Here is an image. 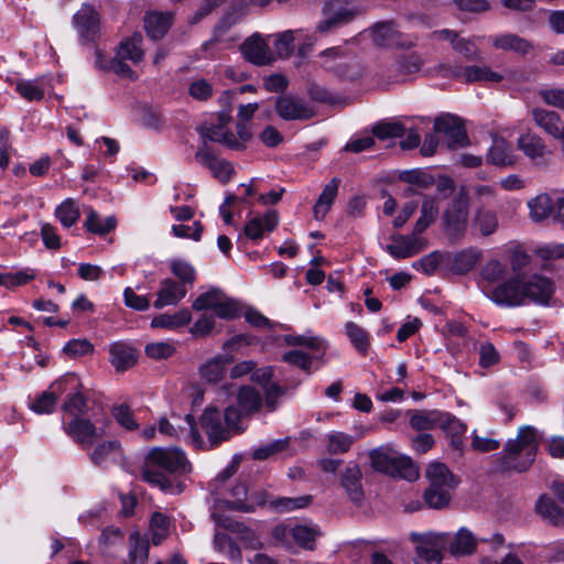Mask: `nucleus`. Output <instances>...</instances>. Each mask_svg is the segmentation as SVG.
I'll return each mask as SVG.
<instances>
[{
    "instance_id": "f03ea898",
    "label": "nucleus",
    "mask_w": 564,
    "mask_h": 564,
    "mask_svg": "<svg viewBox=\"0 0 564 564\" xmlns=\"http://www.w3.org/2000/svg\"><path fill=\"white\" fill-rule=\"evenodd\" d=\"M538 452V435L532 426H521L517 437L509 440L503 451L496 455L498 468L503 471H524L533 463Z\"/></svg>"
},
{
    "instance_id": "4c0bfd02",
    "label": "nucleus",
    "mask_w": 564,
    "mask_h": 564,
    "mask_svg": "<svg viewBox=\"0 0 564 564\" xmlns=\"http://www.w3.org/2000/svg\"><path fill=\"white\" fill-rule=\"evenodd\" d=\"M438 215L437 199L432 196H424L421 207V216L415 223L414 232L420 236L436 219Z\"/></svg>"
},
{
    "instance_id": "423d86ee",
    "label": "nucleus",
    "mask_w": 564,
    "mask_h": 564,
    "mask_svg": "<svg viewBox=\"0 0 564 564\" xmlns=\"http://www.w3.org/2000/svg\"><path fill=\"white\" fill-rule=\"evenodd\" d=\"M415 543L414 564H442V552L448 543L447 533H412Z\"/></svg>"
},
{
    "instance_id": "39448f33",
    "label": "nucleus",
    "mask_w": 564,
    "mask_h": 564,
    "mask_svg": "<svg viewBox=\"0 0 564 564\" xmlns=\"http://www.w3.org/2000/svg\"><path fill=\"white\" fill-rule=\"evenodd\" d=\"M322 13L316 31L327 34L354 21L361 14V9L351 0H327Z\"/></svg>"
},
{
    "instance_id": "2f4dec72",
    "label": "nucleus",
    "mask_w": 564,
    "mask_h": 564,
    "mask_svg": "<svg viewBox=\"0 0 564 564\" xmlns=\"http://www.w3.org/2000/svg\"><path fill=\"white\" fill-rule=\"evenodd\" d=\"M443 411L412 410L408 412L409 424L415 431H429L440 426Z\"/></svg>"
},
{
    "instance_id": "b1692460",
    "label": "nucleus",
    "mask_w": 564,
    "mask_h": 564,
    "mask_svg": "<svg viewBox=\"0 0 564 564\" xmlns=\"http://www.w3.org/2000/svg\"><path fill=\"white\" fill-rule=\"evenodd\" d=\"M76 29L82 37L93 41L98 33L99 19L95 9L84 4L74 15Z\"/></svg>"
},
{
    "instance_id": "9b49d317",
    "label": "nucleus",
    "mask_w": 564,
    "mask_h": 564,
    "mask_svg": "<svg viewBox=\"0 0 564 564\" xmlns=\"http://www.w3.org/2000/svg\"><path fill=\"white\" fill-rule=\"evenodd\" d=\"M318 64L327 72L341 78H352L357 73L351 72L355 64L346 56L340 46L329 47L318 54Z\"/></svg>"
},
{
    "instance_id": "f3484780",
    "label": "nucleus",
    "mask_w": 564,
    "mask_h": 564,
    "mask_svg": "<svg viewBox=\"0 0 564 564\" xmlns=\"http://www.w3.org/2000/svg\"><path fill=\"white\" fill-rule=\"evenodd\" d=\"M435 35L441 39L448 41L452 48L466 61H480L482 53L477 46L475 39L460 37L455 31L443 29L435 32Z\"/></svg>"
},
{
    "instance_id": "052dcab7",
    "label": "nucleus",
    "mask_w": 564,
    "mask_h": 564,
    "mask_svg": "<svg viewBox=\"0 0 564 564\" xmlns=\"http://www.w3.org/2000/svg\"><path fill=\"white\" fill-rule=\"evenodd\" d=\"M237 399L241 411L246 414L258 411L262 404L260 393L251 387H242Z\"/></svg>"
},
{
    "instance_id": "338daca9",
    "label": "nucleus",
    "mask_w": 564,
    "mask_h": 564,
    "mask_svg": "<svg viewBox=\"0 0 564 564\" xmlns=\"http://www.w3.org/2000/svg\"><path fill=\"white\" fill-rule=\"evenodd\" d=\"M111 413L117 423L124 430L135 431L139 429L133 411L127 404L115 405Z\"/></svg>"
},
{
    "instance_id": "0eeeda50",
    "label": "nucleus",
    "mask_w": 564,
    "mask_h": 564,
    "mask_svg": "<svg viewBox=\"0 0 564 564\" xmlns=\"http://www.w3.org/2000/svg\"><path fill=\"white\" fill-rule=\"evenodd\" d=\"M440 70L444 77H452L467 84L479 82L500 83L506 77L502 73L495 72L487 65H468L463 67L444 64L440 67Z\"/></svg>"
},
{
    "instance_id": "3c124183",
    "label": "nucleus",
    "mask_w": 564,
    "mask_h": 564,
    "mask_svg": "<svg viewBox=\"0 0 564 564\" xmlns=\"http://www.w3.org/2000/svg\"><path fill=\"white\" fill-rule=\"evenodd\" d=\"M228 362L226 357L217 356L200 367V376L208 382H217L223 379Z\"/></svg>"
},
{
    "instance_id": "2eb2a0df",
    "label": "nucleus",
    "mask_w": 564,
    "mask_h": 564,
    "mask_svg": "<svg viewBox=\"0 0 564 564\" xmlns=\"http://www.w3.org/2000/svg\"><path fill=\"white\" fill-rule=\"evenodd\" d=\"M241 53L246 59L254 65H268L274 61L268 42L259 33L252 34L242 43Z\"/></svg>"
},
{
    "instance_id": "603ef678",
    "label": "nucleus",
    "mask_w": 564,
    "mask_h": 564,
    "mask_svg": "<svg viewBox=\"0 0 564 564\" xmlns=\"http://www.w3.org/2000/svg\"><path fill=\"white\" fill-rule=\"evenodd\" d=\"M474 225L482 236L492 235L498 228V217L496 212L479 207L474 218Z\"/></svg>"
},
{
    "instance_id": "0e129e2a",
    "label": "nucleus",
    "mask_w": 564,
    "mask_h": 564,
    "mask_svg": "<svg viewBox=\"0 0 564 564\" xmlns=\"http://www.w3.org/2000/svg\"><path fill=\"white\" fill-rule=\"evenodd\" d=\"M214 547L216 551L225 554L230 560H240L241 551L238 545L225 533L216 532L214 536Z\"/></svg>"
},
{
    "instance_id": "aec40b11",
    "label": "nucleus",
    "mask_w": 564,
    "mask_h": 564,
    "mask_svg": "<svg viewBox=\"0 0 564 564\" xmlns=\"http://www.w3.org/2000/svg\"><path fill=\"white\" fill-rule=\"evenodd\" d=\"M434 129L448 138L451 147H460L466 141V132L462 120L452 115H443L435 119Z\"/></svg>"
},
{
    "instance_id": "6e6552de",
    "label": "nucleus",
    "mask_w": 564,
    "mask_h": 564,
    "mask_svg": "<svg viewBox=\"0 0 564 564\" xmlns=\"http://www.w3.org/2000/svg\"><path fill=\"white\" fill-rule=\"evenodd\" d=\"M485 293L497 305L520 306L527 301L524 276L516 274Z\"/></svg>"
},
{
    "instance_id": "37998d69",
    "label": "nucleus",
    "mask_w": 564,
    "mask_h": 564,
    "mask_svg": "<svg viewBox=\"0 0 564 564\" xmlns=\"http://www.w3.org/2000/svg\"><path fill=\"white\" fill-rule=\"evenodd\" d=\"M325 448L332 455L347 453L355 443L354 436L340 431H332L325 436Z\"/></svg>"
},
{
    "instance_id": "7ed1b4c3",
    "label": "nucleus",
    "mask_w": 564,
    "mask_h": 564,
    "mask_svg": "<svg viewBox=\"0 0 564 564\" xmlns=\"http://www.w3.org/2000/svg\"><path fill=\"white\" fill-rule=\"evenodd\" d=\"M371 467L380 473L399 476L409 481L419 477V470L411 458L402 456L392 448L378 447L369 454Z\"/></svg>"
},
{
    "instance_id": "cd10ccee",
    "label": "nucleus",
    "mask_w": 564,
    "mask_h": 564,
    "mask_svg": "<svg viewBox=\"0 0 564 564\" xmlns=\"http://www.w3.org/2000/svg\"><path fill=\"white\" fill-rule=\"evenodd\" d=\"M490 42L497 50L514 52L520 55L528 54L532 48V44L529 41L513 33L490 36Z\"/></svg>"
},
{
    "instance_id": "49530a36",
    "label": "nucleus",
    "mask_w": 564,
    "mask_h": 564,
    "mask_svg": "<svg viewBox=\"0 0 564 564\" xmlns=\"http://www.w3.org/2000/svg\"><path fill=\"white\" fill-rule=\"evenodd\" d=\"M319 534L317 527L297 524L290 528V535L294 542L306 550H314L315 540Z\"/></svg>"
},
{
    "instance_id": "473e14b6",
    "label": "nucleus",
    "mask_w": 564,
    "mask_h": 564,
    "mask_svg": "<svg viewBox=\"0 0 564 564\" xmlns=\"http://www.w3.org/2000/svg\"><path fill=\"white\" fill-rule=\"evenodd\" d=\"M142 41L143 39L140 33H134L133 35L122 40L115 56L130 61L133 64H138L144 56Z\"/></svg>"
},
{
    "instance_id": "9d476101",
    "label": "nucleus",
    "mask_w": 564,
    "mask_h": 564,
    "mask_svg": "<svg viewBox=\"0 0 564 564\" xmlns=\"http://www.w3.org/2000/svg\"><path fill=\"white\" fill-rule=\"evenodd\" d=\"M66 434L82 448L89 449L104 436L105 430L97 427L90 420L77 416L65 425Z\"/></svg>"
},
{
    "instance_id": "e2e57ef3",
    "label": "nucleus",
    "mask_w": 564,
    "mask_h": 564,
    "mask_svg": "<svg viewBox=\"0 0 564 564\" xmlns=\"http://www.w3.org/2000/svg\"><path fill=\"white\" fill-rule=\"evenodd\" d=\"M404 131V126L398 121H380L372 127L373 135L380 140L401 137Z\"/></svg>"
},
{
    "instance_id": "c9c22d12",
    "label": "nucleus",
    "mask_w": 564,
    "mask_h": 564,
    "mask_svg": "<svg viewBox=\"0 0 564 564\" xmlns=\"http://www.w3.org/2000/svg\"><path fill=\"white\" fill-rule=\"evenodd\" d=\"M518 148L533 161L542 160L547 153L543 140L532 133L520 135L518 139Z\"/></svg>"
},
{
    "instance_id": "5701e85b",
    "label": "nucleus",
    "mask_w": 564,
    "mask_h": 564,
    "mask_svg": "<svg viewBox=\"0 0 564 564\" xmlns=\"http://www.w3.org/2000/svg\"><path fill=\"white\" fill-rule=\"evenodd\" d=\"M361 477V470L354 462H349L340 471V486L354 502H360L364 498Z\"/></svg>"
},
{
    "instance_id": "680f3d73",
    "label": "nucleus",
    "mask_w": 564,
    "mask_h": 564,
    "mask_svg": "<svg viewBox=\"0 0 564 564\" xmlns=\"http://www.w3.org/2000/svg\"><path fill=\"white\" fill-rule=\"evenodd\" d=\"M312 501V496H300L296 498L281 497L270 501V506L279 512H290L296 509L307 507Z\"/></svg>"
},
{
    "instance_id": "6ab92c4d",
    "label": "nucleus",
    "mask_w": 564,
    "mask_h": 564,
    "mask_svg": "<svg viewBox=\"0 0 564 564\" xmlns=\"http://www.w3.org/2000/svg\"><path fill=\"white\" fill-rule=\"evenodd\" d=\"M278 224V212L268 210L263 216H256L249 219L243 227V234L250 240L258 242L265 234L272 232Z\"/></svg>"
},
{
    "instance_id": "7c9ffc66",
    "label": "nucleus",
    "mask_w": 564,
    "mask_h": 564,
    "mask_svg": "<svg viewBox=\"0 0 564 564\" xmlns=\"http://www.w3.org/2000/svg\"><path fill=\"white\" fill-rule=\"evenodd\" d=\"M477 540L466 528H460L454 536L448 535L447 546L454 556L469 555L475 552Z\"/></svg>"
},
{
    "instance_id": "1a4fd4ad",
    "label": "nucleus",
    "mask_w": 564,
    "mask_h": 564,
    "mask_svg": "<svg viewBox=\"0 0 564 564\" xmlns=\"http://www.w3.org/2000/svg\"><path fill=\"white\" fill-rule=\"evenodd\" d=\"M79 386V380L75 375H66L53 382L48 390L43 391L31 403V409L37 414H50L53 412L57 399Z\"/></svg>"
},
{
    "instance_id": "bb28decb",
    "label": "nucleus",
    "mask_w": 564,
    "mask_h": 564,
    "mask_svg": "<svg viewBox=\"0 0 564 564\" xmlns=\"http://www.w3.org/2000/svg\"><path fill=\"white\" fill-rule=\"evenodd\" d=\"M438 427H441L446 433L447 437H449L451 445L460 452L463 449L464 435L467 431V425L453 414L443 412Z\"/></svg>"
},
{
    "instance_id": "8fccbe9b",
    "label": "nucleus",
    "mask_w": 564,
    "mask_h": 564,
    "mask_svg": "<svg viewBox=\"0 0 564 564\" xmlns=\"http://www.w3.org/2000/svg\"><path fill=\"white\" fill-rule=\"evenodd\" d=\"M14 84L15 90L29 101H39L44 97V88L39 79H9Z\"/></svg>"
},
{
    "instance_id": "e433bc0d",
    "label": "nucleus",
    "mask_w": 564,
    "mask_h": 564,
    "mask_svg": "<svg viewBox=\"0 0 564 564\" xmlns=\"http://www.w3.org/2000/svg\"><path fill=\"white\" fill-rule=\"evenodd\" d=\"M338 186L339 180L336 177L325 185L314 206V216L316 219L321 220L325 218L337 196Z\"/></svg>"
},
{
    "instance_id": "f8f14e48",
    "label": "nucleus",
    "mask_w": 564,
    "mask_h": 564,
    "mask_svg": "<svg viewBox=\"0 0 564 564\" xmlns=\"http://www.w3.org/2000/svg\"><path fill=\"white\" fill-rule=\"evenodd\" d=\"M200 426L208 436L209 448L218 446L230 437L229 429L223 422L219 409L214 405L206 408L202 414Z\"/></svg>"
},
{
    "instance_id": "864d4df0",
    "label": "nucleus",
    "mask_w": 564,
    "mask_h": 564,
    "mask_svg": "<svg viewBox=\"0 0 564 564\" xmlns=\"http://www.w3.org/2000/svg\"><path fill=\"white\" fill-rule=\"evenodd\" d=\"M171 272L178 279L177 283L192 286L196 280V270L183 259H173L170 263Z\"/></svg>"
},
{
    "instance_id": "412c9836",
    "label": "nucleus",
    "mask_w": 564,
    "mask_h": 564,
    "mask_svg": "<svg viewBox=\"0 0 564 564\" xmlns=\"http://www.w3.org/2000/svg\"><path fill=\"white\" fill-rule=\"evenodd\" d=\"M524 289L527 300L540 304H546L553 294V282L539 274L524 276Z\"/></svg>"
},
{
    "instance_id": "5fc2aeb1",
    "label": "nucleus",
    "mask_w": 564,
    "mask_h": 564,
    "mask_svg": "<svg viewBox=\"0 0 564 564\" xmlns=\"http://www.w3.org/2000/svg\"><path fill=\"white\" fill-rule=\"evenodd\" d=\"M532 117L535 124L547 134H551L552 131H556V127L562 122L561 116L557 112L542 108L533 109Z\"/></svg>"
},
{
    "instance_id": "393cba45",
    "label": "nucleus",
    "mask_w": 564,
    "mask_h": 564,
    "mask_svg": "<svg viewBox=\"0 0 564 564\" xmlns=\"http://www.w3.org/2000/svg\"><path fill=\"white\" fill-rule=\"evenodd\" d=\"M273 370L271 367H262L256 369L252 375V381L259 383L265 393V404L270 411L275 409L276 399L281 395L282 390L276 383L271 382Z\"/></svg>"
},
{
    "instance_id": "4d7b16f0",
    "label": "nucleus",
    "mask_w": 564,
    "mask_h": 564,
    "mask_svg": "<svg viewBox=\"0 0 564 564\" xmlns=\"http://www.w3.org/2000/svg\"><path fill=\"white\" fill-rule=\"evenodd\" d=\"M79 387L80 384L74 390H67V397L62 405V410L74 417L84 414L87 408V400L79 391Z\"/></svg>"
},
{
    "instance_id": "a18cd8bd",
    "label": "nucleus",
    "mask_w": 564,
    "mask_h": 564,
    "mask_svg": "<svg viewBox=\"0 0 564 564\" xmlns=\"http://www.w3.org/2000/svg\"><path fill=\"white\" fill-rule=\"evenodd\" d=\"M110 356L111 364L117 370H126L135 362L134 350L122 343L111 345Z\"/></svg>"
},
{
    "instance_id": "c03bdc74",
    "label": "nucleus",
    "mask_w": 564,
    "mask_h": 564,
    "mask_svg": "<svg viewBox=\"0 0 564 564\" xmlns=\"http://www.w3.org/2000/svg\"><path fill=\"white\" fill-rule=\"evenodd\" d=\"M301 32H302L301 30H296V31L288 30V31L281 32V33L269 35V39H273L274 50L272 53H273L274 58L275 57H279V58L289 57L294 50L293 43L295 41V35L300 34Z\"/></svg>"
},
{
    "instance_id": "6e6d98bb",
    "label": "nucleus",
    "mask_w": 564,
    "mask_h": 564,
    "mask_svg": "<svg viewBox=\"0 0 564 564\" xmlns=\"http://www.w3.org/2000/svg\"><path fill=\"white\" fill-rule=\"evenodd\" d=\"M85 227L88 231L102 236L110 232L116 227V219L113 217L101 219L94 209L89 208Z\"/></svg>"
},
{
    "instance_id": "de8ad7c7",
    "label": "nucleus",
    "mask_w": 564,
    "mask_h": 564,
    "mask_svg": "<svg viewBox=\"0 0 564 564\" xmlns=\"http://www.w3.org/2000/svg\"><path fill=\"white\" fill-rule=\"evenodd\" d=\"M530 217L534 221H541L554 214V205L547 194H540L529 200Z\"/></svg>"
},
{
    "instance_id": "bf43d9fd",
    "label": "nucleus",
    "mask_w": 564,
    "mask_h": 564,
    "mask_svg": "<svg viewBox=\"0 0 564 564\" xmlns=\"http://www.w3.org/2000/svg\"><path fill=\"white\" fill-rule=\"evenodd\" d=\"M245 17V10L242 6L230 7L218 21L215 26L214 36L217 40L225 32H227L232 25L237 24Z\"/></svg>"
},
{
    "instance_id": "c756f323",
    "label": "nucleus",
    "mask_w": 564,
    "mask_h": 564,
    "mask_svg": "<svg viewBox=\"0 0 564 564\" xmlns=\"http://www.w3.org/2000/svg\"><path fill=\"white\" fill-rule=\"evenodd\" d=\"M213 518L218 527H221L235 534L247 546L256 549L258 545L254 533L242 522H238L220 513H213Z\"/></svg>"
},
{
    "instance_id": "a211bd4d",
    "label": "nucleus",
    "mask_w": 564,
    "mask_h": 564,
    "mask_svg": "<svg viewBox=\"0 0 564 564\" xmlns=\"http://www.w3.org/2000/svg\"><path fill=\"white\" fill-rule=\"evenodd\" d=\"M468 219V204L463 194L453 199L444 213L445 228L451 234H460L465 230Z\"/></svg>"
},
{
    "instance_id": "dca6fc26",
    "label": "nucleus",
    "mask_w": 564,
    "mask_h": 564,
    "mask_svg": "<svg viewBox=\"0 0 564 564\" xmlns=\"http://www.w3.org/2000/svg\"><path fill=\"white\" fill-rule=\"evenodd\" d=\"M392 243L387 246V251L395 259H405L417 254L426 248V240L415 232L409 236L397 235Z\"/></svg>"
},
{
    "instance_id": "58836bf2",
    "label": "nucleus",
    "mask_w": 564,
    "mask_h": 564,
    "mask_svg": "<svg viewBox=\"0 0 564 564\" xmlns=\"http://www.w3.org/2000/svg\"><path fill=\"white\" fill-rule=\"evenodd\" d=\"M192 321V314L187 308H183L174 314H161L151 321L153 328L176 329L187 325Z\"/></svg>"
},
{
    "instance_id": "4468645a",
    "label": "nucleus",
    "mask_w": 564,
    "mask_h": 564,
    "mask_svg": "<svg viewBox=\"0 0 564 564\" xmlns=\"http://www.w3.org/2000/svg\"><path fill=\"white\" fill-rule=\"evenodd\" d=\"M275 112L286 121L308 120L314 116V111L300 97L293 95H282L275 100Z\"/></svg>"
},
{
    "instance_id": "4be33fe9",
    "label": "nucleus",
    "mask_w": 564,
    "mask_h": 564,
    "mask_svg": "<svg viewBox=\"0 0 564 564\" xmlns=\"http://www.w3.org/2000/svg\"><path fill=\"white\" fill-rule=\"evenodd\" d=\"M187 294V288L178 284L177 281L172 279H163L160 282L156 300L153 306L161 310L165 306L177 305Z\"/></svg>"
},
{
    "instance_id": "a878e982",
    "label": "nucleus",
    "mask_w": 564,
    "mask_h": 564,
    "mask_svg": "<svg viewBox=\"0 0 564 564\" xmlns=\"http://www.w3.org/2000/svg\"><path fill=\"white\" fill-rule=\"evenodd\" d=\"M202 141H212L226 144L230 149H241L242 143L239 142L231 132H228L223 126L203 124L197 128Z\"/></svg>"
},
{
    "instance_id": "69168bd1",
    "label": "nucleus",
    "mask_w": 564,
    "mask_h": 564,
    "mask_svg": "<svg viewBox=\"0 0 564 564\" xmlns=\"http://www.w3.org/2000/svg\"><path fill=\"white\" fill-rule=\"evenodd\" d=\"M345 329L355 348L360 352H366L369 347L368 333L354 322L346 323Z\"/></svg>"
},
{
    "instance_id": "ddd939ff",
    "label": "nucleus",
    "mask_w": 564,
    "mask_h": 564,
    "mask_svg": "<svg viewBox=\"0 0 564 564\" xmlns=\"http://www.w3.org/2000/svg\"><path fill=\"white\" fill-rule=\"evenodd\" d=\"M173 419L175 422H170L165 417H162L159 421V431L162 434H166L173 437H181L182 435L187 434L193 446L196 448H203L205 446V442L199 435L191 414H186L183 421L184 425L181 424L180 417L173 416Z\"/></svg>"
},
{
    "instance_id": "f257e3e1",
    "label": "nucleus",
    "mask_w": 564,
    "mask_h": 564,
    "mask_svg": "<svg viewBox=\"0 0 564 564\" xmlns=\"http://www.w3.org/2000/svg\"><path fill=\"white\" fill-rule=\"evenodd\" d=\"M189 470V463L181 448L153 447L145 457L142 478L162 491L174 492L173 482L167 474H185Z\"/></svg>"
},
{
    "instance_id": "f704fd0d",
    "label": "nucleus",
    "mask_w": 564,
    "mask_h": 564,
    "mask_svg": "<svg viewBox=\"0 0 564 564\" xmlns=\"http://www.w3.org/2000/svg\"><path fill=\"white\" fill-rule=\"evenodd\" d=\"M400 32L391 21L377 23L372 28V41L377 46L401 45Z\"/></svg>"
},
{
    "instance_id": "09e8293b",
    "label": "nucleus",
    "mask_w": 564,
    "mask_h": 564,
    "mask_svg": "<svg viewBox=\"0 0 564 564\" xmlns=\"http://www.w3.org/2000/svg\"><path fill=\"white\" fill-rule=\"evenodd\" d=\"M480 257L481 252L477 249L463 250L454 257L452 270L457 274H465L474 269Z\"/></svg>"
},
{
    "instance_id": "774afa93",
    "label": "nucleus",
    "mask_w": 564,
    "mask_h": 564,
    "mask_svg": "<svg viewBox=\"0 0 564 564\" xmlns=\"http://www.w3.org/2000/svg\"><path fill=\"white\" fill-rule=\"evenodd\" d=\"M120 449V443L117 441H106L98 444L89 454L91 462L95 465H102L110 456Z\"/></svg>"
},
{
    "instance_id": "79ce46f5",
    "label": "nucleus",
    "mask_w": 564,
    "mask_h": 564,
    "mask_svg": "<svg viewBox=\"0 0 564 564\" xmlns=\"http://www.w3.org/2000/svg\"><path fill=\"white\" fill-rule=\"evenodd\" d=\"M535 508L538 513L551 524H564V509L560 508L551 498L541 496Z\"/></svg>"
},
{
    "instance_id": "a19ab883",
    "label": "nucleus",
    "mask_w": 564,
    "mask_h": 564,
    "mask_svg": "<svg viewBox=\"0 0 564 564\" xmlns=\"http://www.w3.org/2000/svg\"><path fill=\"white\" fill-rule=\"evenodd\" d=\"M507 263L501 262L498 259L488 260L480 271V285L484 289V292L488 291L487 286H485L484 283L492 284L498 281H501L507 276Z\"/></svg>"
},
{
    "instance_id": "ea45409f",
    "label": "nucleus",
    "mask_w": 564,
    "mask_h": 564,
    "mask_svg": "<svg viewBox=\"0 0 564 564\" xmlns=\"http://www.w3.org/2000/svg\"><path fill=\"white\" fill-rule=\"evenodd\" d=\"M231 499H226L224 502L229 509L252 512L253 503L249 501L248 489L245 482H238L228 489Z\"/></svg>"
},
{
    "instance_id": "c85d7f7f",
    "label": "nucleus",
    "mask_w": 564,
    "mask_h": 564,
    "mask_svg": "<svg viewBox=\"0 0 564 564\" xmlns=\"http://www.w3.org/2000/svg\"><path fill=\"white\" fill-rule=\"evenodd\" d=\"M487 161L497 166L513 165L516 163V155L512 144L503 138H494L487 153Z\"/></svg>"
},
{
    "instance_id": "20e7f679",
    "label": "nucleus",
    "mask_w": 564,
    "mask_h": 564,
    "mask_svg": "<svg viewBox=\"0 0 564 564\" xmlns=\"http://www.w3.org/2000/svg\"><path fill=\"white\" fill-rule=\"evenodd\" d=\"M426 477L430 481V487L424 495L426 503L435 509L447 506L451 498L449 490L457 485L447 466L438 462L430 464L426 468Z\"/></svg>"
},
{
    "instance_id": "13d9d810",
    "label": "nucleus",
    "mask_w": 564,
    "mask_h": 564,
    "mask_svg": "<svg viewBox=\"0 0 564 564\" xmlns=\"http://www.w3.org/2000/svg\"><path fill=\"white\" fill-rule=\"evenodd\" d=\"M55 216L65 228H69L77 223L80 213L75 200L67 198L56 207Z\"/></svg>"
},
{
    "instance_id": "72a5a7b5",
    "label": "nucleus",
    "mask_w": 564,
    "mask_h": 564,
    "mask_svg": "<svg viewBox=\"0 0 564 564\" xmlns=\"http://www.w3.org/2000/svg\"><path fill=\"white\" fill-rule=\"evenodd\" d=\"M172 24V14L167 12H151L144 18V28L153 40L162 39Z\"/></svg>"
}]
</instances>
